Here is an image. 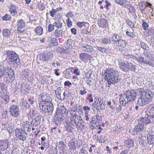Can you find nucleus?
Segmentation results:
<instances>
[{
	"label": "nucleus",
	"instance_id": "nucleus-31",
	"mask_svg": "<svg viewBox=\"0 0 154 154\" xmlns=\"http://www.w3.org/2000/svg\"><path fill=\"white\" fill-rule=\"evenodd\" d=\"M135 59L137 60L139 64L142 65L144 64L146 60L143 57L140 56L136 57H135Z\"/></svg>",
	"mask_w": 154,
	"mask_h": 154
},
{
	"label": "nucleus",
	"instance_id": "nucleus-56",
	"mask_svg": "<svg viewBox=\"0 0 154 154\" xmlns=\"http://www.w3.org/2000/svg\"><path fill=\"white\" fill-rule=\"evenodd\" d=\"M142 26L144 29L146 30L147 29L149 26V25L147 23L144 22L143 23Z\"/></svg>",
	"mask_w": 154,
	"mask_h": 154
},
{
	"label": "nucleus",
	"instance_id": "nucleus-51",
	"mask_svg": "<svg viewBox=\"0 0 154 154\" xmlns=\"http://www.w3.org/2000/svg\"><path fill=\"white\" fill-rule=\"evenodd\" d=\"M11 18L10 15L6 14L2 17V19L3 20H11Z\"/></svg>",
	"mask_w": 154,
	"mask_h": 154
},
{
	"label": "nucleus",
	"instance_id": "nucleus-9",
	"mask_svg": "<svg viewBox=\"0 0 154 154\" xmlns=\"http://www.w3.org/2000/svg\"><path fill=\"white\" fill-rule=\"evenodd\" d=\"M40 96L42 98V101L40 102H45L44 103H52L51 101L52 98L50 96V95L45 93H42L40 94Z\"/></svg>",
	"mask_w": 154,
	"mask_h": 154
},
{
	"label": "nucleus",
	"instance_id": "nucleus-58",
	"mask_svg": "<svg viewBox=\"0 0 154 154\" xmlns=\"http://www.w3.org/2000/svg\"><path fill=\"white\" fill-rule=\"evenodd\" d=\"M54 24H50L48 27V31L49 32H51L54 29Z\"/></svg>",
	"mask_w": 154,
	"mask_h": 154
},
{
	"label": "nucleus",
	"instance_id": "nucleus-53",
	"mask_svg": "<svg viewBox=\"0 0 154 154\" xmlns=\"http://www.w3.org/2000/svg\"><path fill=\"white\" fill-rule=\"evenodd\" d=\"M85 22H79L76 24L77 26L79 28H81L82 26H85V24L86 23Z\"/></svg>",
	"mask_w": 154,
	"mask_h": 154
},
{
	"label": "nucleus",
	"instance_id": "nucleus-55",
	"mask_svg": "<svg viewBox=\"0 0 154 154\" xmlns=\"http://www.w3.org/2000/svg\"><path fill=\"white\" fill-rule=\"evenodd\" d=\"M66 22L68 27H70L72 26V21L69 18H68L66 20Z\"/></svg>",
	"mask_w": 154,
	"mask_h": 154
},
{
	"label": "nucleus",
	"instance_id": "nucleus-57",
	"mask_svg": "<svg viewBox=\"0 0 154 154\" xmlns=\"http://www.w3.org/2000/svg\"><path fill=\"white\" fill-rule=\"evenodd\" d=\"M96 149V146L95 145L92 144L91 146L89 148V151L90 152H91L94 150H95Z\"/></svg>",
	"mask_w": 154,
	"mask_h": 154
},
{
	"label": "nucleus",
	"instance_id": "nucleus-45",
	"mask_svg": "<svg viewBox=\"0 0 154 154\" xmlns=\"http://www.w3.org/2000/svg\"><path fill=\"white\" fill-rule=\"evenodd\" d=\"M97 49L103 53H106L108 51L107 49L101 47H98Z\"/></svg>",
	"mask_w": 154,
	"mask_h": 154
},
{
	"label": "nucleus",
	"instance_id": "nucleus-36",
	"mask_svg": "<svg viewBox=\"0 0 154 154\" xmlns=\"http://www.w3.org/2000/svg\"><path fill=\"white\" fill-rule=\"evenodd\" d=\"M148 112L149 113V115L150 116L154 114V104H151L148 106Z\"/></svg>",
	"mask_w": 154,
	"mask_h": 154
},
{
	"label": "nucleus",
	"instance_id": "nucleus-12",
	"mask_svg": "<svg viewBox=\"0 0 154 154\" xmlns=\"http://www.w3.org/2000/svg\"><path fill=\"white\" fill-rule=\"evenodd\" d=\"M143 119H138V124L135 126L134 131L137 133H138L142 131L144 128V125L143 123Z\"/></svg>",
	"mask_w": 154,
	"mask_h": 154
},
{
	"label": "nucleus",
	"instance_id": "nucleus-49",
	"mask_svg": "<svg viewBox=\"0 0 154 154\" xmlns=\"http://www.w3.org/2000/svg\"><path fill=\"white\" fill-rule=\"evenodd\" d=\"M119 44H120V46L123 48H124L126 46V44L125 42V41L120 39L119 40Z\"/></svg>",
	"mask_w": 154,
	"mask_h": 154
},
{
	"label": "nucleus",
	"instance_id": "nucleus-33",
	"mask_svg": "<svg viewBox=\"0 0 154 154\" xmlns=\"http://www.w3.org/2000/svg\"><path fill=\"white\" fill-rule=\"evenodd\" d=\"M21 129V131L20 132V140L24 141L26 140L27 134L25 131Z\"/></svg>",
	"mask_w": 154,
	"mask_h": 154
},
{
	"label": "nucleus",
	"instance_id": "nucleus-52",
	"mask_svg": "<svg viewBox=\"0 0 154 154\" xmlns=\"http://www.w3.org/2000/svg\"><path fill=\"white\" fill-rule=\"evenodd\" d=\"M27 122H23L22 123L23 126L25 129V128H28L30 127V125Z\"/></svg>",
	"mask_w": 154,
	"mask_h": 154
},
{
	"label": "nucleus",
	"instance_id": "nucleus-64",
	"mask_svg": "<svg viewBox=\"0 0 154 154\" xmlns=\"http://www.w3.org/2000/svg\"><path fill=\"white\" fill-rule=\"evenodd\" d=\"M79 154H88V152L85 149H82L79 152Z\"/></svg>",
	"mask_w": 154,
	"mask_h": 154
},
{
	"label": "nucleus",
	"instance_id": "nucleus-10",
	"mask_svg": "<svg viewBox=\"0 0 154 154\" xmlns=\"http://www.w3.org/2000/svg\"><path fill=\"white\" fill-rule=\"evenodd\" d=\"M53 56V54L50 52L42 54L40 55V60L42 61H47L52 59Z\"/></svg>",
	"mask_w": 154,
	"mask_h": 154
},
{
	"label": "nucleus",
	"instance_id": "nucleus-25",
	"mask_svg": "<svg viewBox=\"0 0 154 154\" xmlns=\"http://www.w3.org/2000/svg\"><path fill=\"white\" fill-rule=\"evenodd\" d=\"M7 69L2 65H0V78L3 76H5L6 74Z\"/></svg>",
	"mask_w": 154,
	"mask_h": 154
},
{
	"label": "nucleus",
	"instance_id": "nucleus-4",
	"mask_svg": "<svg viewBox=\"0 0 154 154\" xmlns=\"http://www.w3.org/2000/svg\"><path fill=\"white\" fill-rule=\"evenodd\" d=\"M138 92L146 104L148 103L152 99L153 94L152 92L144 91V89L143 88L138 89Z\"/></svg>",
	"mask_w": 154,
	"mask_h": 154
},
{
	"label": "nucleus",
	"instance_id": "nucleus-42",
	"mask_svg": "<svg viewBox=\"0 0 154 154\" xmlns=\"http://www.w3.org/2000/svg\"><path fill=\"white\" fill-rule=\"evenodd\" d=\"M54 26L59 29L62 26V23L59 21H56L54 23Z\"/></svg>",
	"mask_w": 154,
	"mask_h": 154
},
{
	"label": "nucleus",
	"instance_id": "nucleus-3",
	"mask_svg": "<svg viewBox=\"0 0 154 154\" xmlns=\"http://www.w3.org/2000/svg\"><path fill=\"white\" fill-rule=\"evenodd\" d=\"M45 102H40L39 103V107L42 111L48 115H51L54 110V105L52 103H44Z\"/></svg>",
	"mask_w": 154,
	"mask_h": 154
},
{
	"label": "nucleus",
	"instance_id": "nucleus-37",
	"mask_svg": "<svg viewBox=\"0 0 154 154\" xmlns=\"http://www.w3.org/2000/svg\"><path fill=\"white\" fill-rule=\"evenodd\" d=\"M35 32L36 34L41 35L43 32V28L41 26L37 27L35 29Z\"/></svg>",
	"mask_w": 154,
	"mask_h": 154
},
{
	"label": "nucleus",
	"instance_id": "nucleus-62",
	"mask_svg": "<svg viewBox=\"0 0 154 154\" xmlns=\"http://www.w3.org/2000/svg\"><path fill=\"white\" fill-rule=\"evenodd\" d=\"M87 99L90 102H92L93 101V97L92 96V95L91 94H90L88 96Z\"/></svg>",
	"mask_w": 154,
	"mask_h": 154
},
{
	"label": "nucleus",
	"instance_id": "nucleus-44",
	"mask_svg": "<svg viewBox=\"0 0 154 154\" xmlns=\"http://www.w3.org/2000/svg\"><path fill=\"white\" fill-rule=\"evenodd\" d=\"M140 44L141 48L144 50H148L149 48L148 46L144 42H141Z\"/></svg>",
	"mask_w": 154,
	"mask_h": 154
},
{
	"label": "nucleus",
	"instance_id": "nucleus-22",
	"mask_svg": "<svg viewBox=\"0 0 154 154\" xmlns=\"http://www.w3.org/2000/svg\"><path fill=\"white\" fill-rule=\"evenodd\" d=\"M134 141L133 140L130 139L125 140L124 141L125 145L128 148H131L134 146Z\"/></svg>",
	"mask_w": 154,
	"mask_h": 154
},
{
	"label": "nucleus",
	"instance_id": "nucleus-8",
	"mask_svg": "<svg viewBox=\"0 0 154 154\" xmlns=\"http://www.w3.org/2000/svg\"><path fill=\"white\" fill-rule=\"evenodd\" d=\"M6 53L8 58L11 62H13L14 63H15L17 64V59L19 57L13 51H7Z\"/></svg>",
	"mask_w": 154,
	"mask_h": 154
},
{
	"label": "nucleus",
	"instance_id": "nucleus-38",
	"mask_svg": "<svg viewBox=\"0 0 154 154\" xmlns=\"http://www.w3.org/2000/svg\"><path fill=\"white\" fill-rule=\"evenodd\" d=\"M115 2L122 5H123L124 4L125 5L129 4V2L126 0H115Z\"/></svg>",
	"mask_w": 154,
	"mask_h": 154
},
{
	"label": "nucleus",
	"instance_id": "nucleus-35",
	"mask_svg": "<svg viewBox=\"0 0 154 154\" xmlns=\"http://www.w3.org/2000/svg\"><path fill=\"white\" fill-rule=\"evenodd\" d=\"M3 121L2 122V125L4 126L5 128H7V127H10L11 125L9 124L10 122L8 118L3 119Z\"/></svg>",
	"mask_w": 154,
	"mask_h": 154
},
{
	"label": "nucleus",
	"instance_id": "nucleus-54",
	"mask_svg": "<svg viewBox=\"0 0 154 154\" xmlns=\"http://www.w3.org/2000/svg\"><path fill=\"white\" fill-rule=\"evenodd\" d=\"M73 130V128L70 125H67L66 130L68 132H72Z\"/></svg>",
	"mask_w": 154,
	"mask_h": 154
},
{
	"label": "nucleus",
	"instance_id": "nucleus-47",
	"mask_svg": "<svg viewBox=\"0 0 154 154\" xmlns=\"http://www.w3.org/2000/svg\"><path fill=\"white\" fill-rule=\"evenodd\" d=\"M10 33V31L8 29H4L3 31V34L4 36H8Z\"/></svg>",
	"mask_w": 154,
	"mask_h": 154
},
{
	"label": "nucleus",
	"instance_id": "nucleus-7",
	"mask_svg": "<svg viewBox=\"0 0 154 154\" xmlns=\"http://www.w3.org/2000/svg\"><path fill=\"white\" fill-rule=\"evenodd\" d=\"M73 41L71 39H69L64 44L65 48H61L62 52L68 54L69 49H71L72 47Z\"/></svg>",
	"mask_w": 154,
	"mask_h": 154
},
{
	"label": "nucleus",
	"instance_id": "nucleus-26",
	"mask_svg": "<svg viewBox=\"0 0 154 154\" xmlns=\"http://www.w3.org/2000/svg\"><path fill=\"white\" fill-rule=\"evenodd\" d=\"M79 56L81 59L82 60L86 62L88 59L89 55L87 53H81L80 54Z\"/></svg>",
	"mask_w": 154,
	"mask_h": 154
},
{
	"label": "nucleus",
	"instance_id": "nucleus-34",
	"mask_svg": "<svg viewBox=\"0 0 154 154\" xmlns=\"http://www.w3.org/2000/svg\"><path fill=\"white\" fill-rule=\"evenodd\" d=\"M129 70L135 71L136 69V66L133 63L131 62L128 63Z\"/></svg>",
	"mask_w": 154,
	"mask_h": 154
},
{
	"label": "nucleus",
	"instance_id": "nucleus-40",
	"mask_svg": "<svg viewBox=\"0 0 154 154\" xmlns=\"http://www.w3.org/2000/svg\"><path fill=\"white\" fill-rule=\"evenodd\" d=\"M102 44L104 45H107L110 44L111 42V40L110 38H105L101 40Z\"/></svg>",
	"mask_w": 154,
	"mask_h": 154
},
{
	"label": "nucleus",
	"instance_id": "nucleus-16",
	"mask_svg": "<svg viewBox=\"0 0 154 154\" xmlns=\"http://www.w3.org/2000/svg\"><path fill=\"white\" fill-rule=\"evenodd\" d=\"M142 119H143L142 121L143 123L145 125L150 123L151 121L153 120L152 119V117L150 116L148 114L146 113L145 114V117L144 118L143 117L140 118Z\"/></svg>",
	"mask_w": 154,
	"mask_h": 154
},
{
	"label": "nucleus",
	"instance_id": "nucleus-1",
	"mask_svg": "<svg viewBox=\"0 0 154 154\" xmlns=\"http://www.w3.org/2000/svg\"><path fill=\"white\" fill-rule=\"evenodd\" d=\"M105 79L107 82L108 87L112 85L115 86L118 85V83L120 81L118 72L115 69L111 68H108L105 71Z\"/></svg>",
	"mask_w": 154,
	"mask_h": 154
},
{
	"label": "nucleus",
	"instance_id": "nucleus-6",
	"mask_svg": "<svg viewBox=\"0 0 154 154\" xmlns=\"http://www.w3.org/2000/svg\"><path fill=\"white\" fill-rule=\"evenodd\" d=\"M64 116L60 113L56 112L54 116V122L57 125L60 124L61 122L64 119Z\"/></svg>",
	"mask_w": 154,
	"mask_h": 154
},
{
	"label": "nucleus",
	"instance_id": "nucleus-21",
	"mask_svg": "<svg viewBox=\"0 0 154 154\" xmlns=\"http://www.w3.org/2000/svg\"><path fill=\"white\" fill-rule=\"evenodd\" d=\"M98 103L95 107L96 108L97 111L99 112L101 110L104 109V104L103 103V101L101 99H98Z\"/></svg>",
	"mask_w": 154,
	"mask_h": 154
},
{
	"label": "nucleus",
	"instance_id": "nucleus-13",
	"mask_svg": "<svg viewBox=\"0 0 154 154\" xmlns=\"http://www.w3.org/2000/svg\"><path fill=\"white\" fill-rule=\"evenodd\" d=\"M78 145V141L76 139L74 138L72 139L68 143V146L71 149L75 150Z\"/></svg>",
	"mask_w": 154,
	"mask_h": 154
},
{
	"label": "nucleus",
	"instance_id": "nucleus-23",
	"mask_svg": "<svg viewBox=\"0 0 154 154\" xmlns=\"http://www.w3.org/2000/svg\"><path fill=\"white\" fill-rule=\"evenodd\" d=\"M63 32L62 30L59 29H57L54 32L55 37L57 38L63 37Z\"/></svg>",
	"mask_w": 154,
	"mask_h": 154
},
{
	"label": "nucleus",
	"instance_id": "nucleus-20",
	"mask_svg": "<svg viewBox=\"0 0 154 154\" xmlns=\"http://www.w3.org/2000/svg\"><path fill=\"white\" fill-rule=\"evenodd\" d=\"M8 142L6 140H0V149L3 151L7 149L8 147Z\"/></svg>",
	"mask_w": 154,
	"mask_h": 154
},
{
	"label": "nucleus",
	"instance_id": "nucleus-27",
	"mask_svg": "<svg viewBox=\"0 0 154 154\" xmlns=\"http://www.w3.org/2000/svg\"><path fill=\"white\" fill-rule=\"evenodd\" d=\"M119 66L120 69L123 71L127 72L129 71L128 64L127 65L124 63L122 62L119 64Z\"/></svg>",
	"mask_w": 154,
	"mask_h": 154
},
{
	"label": "nucleus",
	"instance_id": "nucleus-28",
	"mask_svg": "<svg viewBox=\"0 0 154 154\" xmlns=\"http://www.w3.org/2000/svg\"><path fill=\"white\" fill-rule=\"evenodd\" d=\"M14 75L13 71H12L11 69L8 70L7 69V73L5 76V78L11 79L14 77Z\"/></svg>",
	"mask_w": 154,
	"mask_h": 154
},
{
	"label": "nucleus",
	"instance_id": "nucleus-18",
	"mask_svg": "<svg viewBox=\"0 0 154 154\" xmlns=\"http://www.w3.org/2000/svg\"><path fill=\"white\" fill-rule=\"evenodd\" d=\"M97 23L100 27L104 28L107 25V20L104 18H101L98 21Z\"/></svg>",
	"mask_w": 154,
	"mask_h": 154
},
{
	"label": "nucleus",
	"instance_id": "nucleus-15",
	"mask_svg": "<svg viewBox=\"0 0 154 154\" xmlns=\"http://www.w3.org/2000/svg\"><path fill=\"white\" fill-rule=\"evenodd\" d=\"M147 139L149 144L154 143V132L152 131H149L147 136Z\"/></svg>",
	"mask_w": 154,
	"mask_h": 154
},
{
	"label": "nucleus",
	"instance_id": "nucleus-14",
	"mask_svg": "<svg viewBox=\"0 0 154 154\" xmlns=\"http://www.w3.org/2000/svg\"><path fill=\"white\" fill-rule=\"evenodd\" d=\"M80 48L83 52H91L93 51L92 46L87 44H85L84 45H82Z\"/></svg>",
	"mask_w": 154,
	"mask_h": 154
},
{
	"label": "nucleus",
	"instance_id": "nucleus-41",
	"mask_svg": "<svg viewBox=\"0 0 154 154\" xmlns=\"http://www.w3.org/2000/svg\"><path fill=\"white\" fill-rule=\"evenodd\" d=\"M63 90V88L62 87H59L58 88L57 90L55 91V93L56 95L59 96L60 97H61V94L62 91Z\"/></svg>",
	"mask_w": 154,
	"mask_h": 154
},
{
	"label": "nucleus",
	"instance_id": "nucleus-19",
	"mask_svg": "<svg viewBox=\"0 0 154 154\" xmlns=\"http://www.w3.org/2000/svg\"><path fill=\"white\" fill-rule=\"evenodd\" d=\"M72 69L73 68H71L65 70L63 73V76L67 79L70 78L71 77L72 73Z\"/></svg>",
	"mask_w": 154,
	"mask_h": 154
},
{
	"label": "nucleus",
	"instance_id": "nucleus-61",
	"mask_svg": "<svg viewBox=\"0 0 154 154\" xmlns=\"http://www.w3.org/2000/svg\"><path fill=\"white\" fill-rule=\"evenodd\" d=\"M126 34L128 36L130 37H132V38L134 37L135 35L133 33L127 31L126 32Z\"/></svg>",
	"mask_w": 154,
	"mask_h": 154
},
{
	"label": "nucleus",
	"instance_id": "nucleus-24",
	"mask_svg": "<svg viewBox=\"0 0 154 154\" xmlns=\"http://www.w3.org/2000/svg\"><path fill=\"white\" fill-rule=\"evenodd\" d=\"M20 33H25L26 31L25 23L23 20H20Z\"/></svg>",
	"mask_w": 154,
	"mask_h": 154
},
{
	"label": "nucleus",
	"instance_id": "nucleus-48",
	"mask_svg": "<svg viewBox=\"0 0 154 154\" xmlns=\"http://www.w3.org/2000/svg\"><path fill=\"white\" fill-rule=\"evenodd\" d=\"M120 37L117 34H113L112 37V41H118L119 40Z\"/></svg>",
	"mask_w": 154,
	"mask_h": 154
},
{
	"label": "nucleus",
	"instance_id": "nucleus-60",
	"mask_svg": "<svg viewBox=\"0 0 154 154\" xmlns=\"http://www.w3.org/2000/svg\"><path fill=\"white\" fill-rule=\"evenodd\" d=\"M94 118H95L96 119L98 120V121L100 122L102 119V117L101 116H100L97 113L96 115L95 116L93 117Z\"/></svg>",
	"mask_w": 154,
	"mask_h": 154
},
{
	"label": "nucleus",
	"instance_id": "nucleus-17",
	"mask_svg": "<svg viewBox=\"0 0 154 154\" xmlns=\"http://www.w3.org/2000/svg\"><path fill=\"white\" fill-rule=\"evenodd\" d=\"M119 96L121 97L119 99V103L121 105L124 106L129 102L124 94H121L119 95Z\"/></svg>",
	"mask_w": 154,
	"mask_h": 154
},
{
	"label": "nucleus",
	"instance_id": "nucleus-59",
	"mask_svg": "<svg viewBox=\"0 0 154 154\" xmlns=\"http://www.w3.org/2000/svg\"><path fill=\"white\" fill-rule=\"evenodd\" d=\"M66 17L68 18H72L73 17V14L72 12L70 11L66 15Z\"/></svg>",
	"mask_w": 154,
	"mask_h": 154
},
{
	"label": "nucleus",
	"instance_id": "nucleus-46",
	"mask_svg": "<svg viewBox=\"0 0 154 154\" xmlns=\"http://www.w3.org/2000/svg\"><path fill=\"white\" fill-rule=\"evenodd\" d=\"M146 137H143L140 139L139 141V143L142 146H144V143L146 142Z\"/></svg>",
	"mask_w": 154,
	"mask_h": 154
},
{
	"label": "nucleus",
	"instance_id": "nucleus-30",
	"mask_svg": "<svg viewBox=\"0 0 154 154\" xmlns=\"http://www.w3.org/2000/svg\"><path fill=\"white\" fill-rule=\"evenodd\" d=\"M100 122L96 119L95 118L92 117V120L91 121V125L93 127H96L99 125V123H100Z\"/></svg>",
	"mask_w": 154,
	"mask_h": 154
},
{
	"label": "nucleus",
	"instance_id": "nucleus-11",
	"mask_svg": "<svg viewBox=\"0 0 154 154\" xmlns=\"http://www.w3.org/2000/svg\"><path fill=\"white\" fill-rule=\"evenodd\" d=\"M10 112L11 115L14 117H17L19 115V107L16 105H12L10 108Z\"/></svg>",
	"mask_w": 154,
	"mask_h": 154
},
{
	"label": "nucleus",
	"instance_id": "nucleus-2",
	"mask_svg": "<svg viewBox=\"0 0 154 154\" xmlns=\"http://www.w3.org/2000/svg\"><path fill=\"white\" fill-rule=\"evenodd\" d=\"M74 112H75V110L74 111H71L70 112L71 115L70 118V123L73 124L74 123L77 128H79L82 129H84L85 125L84 124H82L84 122V121L82 118L76 113H74Z\"/></svg>",
	"mask_w": 154,
	"mask_h": 154
},
{
	"label": "nucleus",
	"instance_id": "nucleus-43",
	"mask_svg": "<svg viewBox=\"0 0 154 154\" xmlns=\"http://www.w3.org/2000/svg\"><path fill=\"white\" fill-rule=\"evenodd\" d=\"M51 42L52 46H56L58 45L57 39L55 38H52L51 40Z\"/></svg>",
	"mask_w": 154,
	"mask_h": 154
},
{
	"label": "nucleus",
	"instance_id": "nucleus-63",
	"mask_svg": "<svg viewBox=\"0 0 154 154\" xmlns=\"http://www.w3.org/2000/svg\"><path fill=\"white\" fill-rule=\"evenodd\" d=\"M154 33V29L153 28H150L148 30V33L149 35H151Z\"/></svg>",
	"mask_w": 154,
	"mask_h": 154
},
{
	"label": "nucleus",
	"instance_id": "nucleus-5",
	"mask_svg": "<svg viewBox=\"0 0 154 154\" xmlns=\"http://www.w3.org/2000/svg\"><path fill=\"white\" fill-rule=\"evenodd\" d=\"M123 94L129 102L134 101L137 96L136 91L133 90L126 91Z\"/></svg>",
	"mask_w": 154,
	"mask_h": 154
},
{
	"label": "nucleus",
	"instance_id": "nucleus-32",
	"mask_svg": "<svg viewBox=\"0 0 154 154\" xmlns=\"http://www.w3.org/2000/svg\"><path fill=\"white\" fill-rule=\"evenodd\" d=\"M67 111L66 108L63 106H61L59 109H57L56 112H59L63 115V114L66 113Z\"/></svg>",
	"mask_w": 154,
	"mask_h": 154
},
{
	"label": "nucleus",
	"instance_id": "nucleus-39",
	"mask_svg": "<svg viewBox=\"0 0 154 154\" xmlns=\"http://www.w3.org/2000/svg\"><path fill=\"white\" fill-rule=\"evenodd\" d=\"M137 104L138 105L142 106L146 105V103H145V101L143 99L142 97L140 96V97L138 100Z\"/></svg>",
	"mask_w": 154,
	"mask_h": 154
},
{
	"label": "nucleus",
	"instance_id": "nucleus-50",
	"mask_svg": "<svg viewBox=\"0 0 154 154\" xmlns=\"http://www.w3.org/2000/svg\"><path fill=\"white\" fill-rule=\"evenodd\" d=\"M127 24L131 28H133L134 26V23L129 20H126Z\"/></svg>",
	"mask_w": 154,
	"mask_h": 154
},
{
	"label": "nucleus",
	"instance_id": "nucleus-29",
	"mask_svg": "<svg viewBox=\"0 0 154 154\" xmlns=\"http://www.w3.org/2000/svg\"><path fill=\"white\" fill-rule=\"evenodd\" d=\"M2 98V102L5 104H7L9 100V97L8 95L7 94L1 95V97Z\"/></svg>",
	"mask_w": 154,
	"mask_h": 154
}]
</instances>
